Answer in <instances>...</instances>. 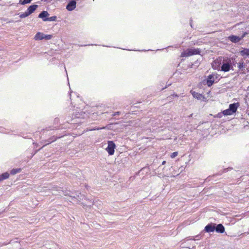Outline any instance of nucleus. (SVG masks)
Here are the masks:
<instances>
[{"label":"nucleus","instance_id":"obj_22","mask_svg":"<svg viewBox=\"0 0 249 249\" xmlns=\"http://www.w3.org/2000/svg\"><path fill=\"white\" fill-rule=\"evenodd\" d=\"M53 36L51 35H44V39L46 40H50L52 39Z\"/></svg>","mask_w":249,"mask_h":249},{"label":"nucleus","instance_id":"obj_15","mask_svg":"<svg viewBox=\"0 0 249 249\" xmlns=\"http://www.w3.org/2000/svg\"><path fill=\"white\" fill-rule=\"evenodd\" d=\"M194 97L197 98V99L200 100L203 97L202 95L196 92L195 91H191Z\"/></svg>","mask_w":249,"mask_h":249},{"label":"nucleus","instance_id":"obj_19","mask_svg":"<svg viewBox=\"0 0 249 249\" xmlns=\"http://www.w3.org/2000/svg\"><path fill=\"white\" fill-rule=\"evenodd\" d=\"M21 169L20 168H17V169H13L11 170L10 173L12 175H16V174H18V173H20Z\"/></svg>","mask_w":249,"mask_h":249},{"label":"nucleus","instance_id":"obj_24","mask_svg":"<svg viewBox=\"0 0 249 249\" xmlns=\"http://www.w3.org/2000/svg\"><path fill=\"white\" fill-rule=\"evenodd\" d=\"M223 115V114H222V113H218L216 116H217V117H218V118H221Z\"/></svg>","mask_w":249,"mask_h":249},{"label":"nucleus","instance_id":"obj_16","mask_svg":"<svg viewBox=\"0 0 249 249\" xmlns=\"http://www.w3.org/2000/svg\"><path fill=\"white\" fill-rule=\"evenodd\" d=\"M240 54L242 56L244 55H249V49H244L242 51H240Z\"/></svg>","mask_w":249,"mask_h":249},{"label":"nucleus","instance_id":"obj_28","mask_svg":"<svg viewBox=\"0 0 249 249\" xmlns=\"http://www.w3.org/2000/svg\"><path fill=\"white\" fill-rule=\"evenodd\" d=\"M96 129L98 130V129H99V128H97L94 129L93 130H96Z\"/></svg>","mask_w":249,"mask_h":249},{"label":"nucleus","instance_id":"obj_26","mask_svg":"<svg viewBox=\"0 0 249 249\" xmlns=\"http://www.w3.org/2000/svg\"><path fill=\"white\" fill-rule=\"evenodd\" d=\"M165 163H166V161H165V160H164V161H162V165H164V164H165Z\"/></svg>","mask_w":249,"mask_h":249},{"label":"nucleus","instance_id":"obj_18","mask_svg":"<svg viewBox=\"0 0 249 249\" xmlns=\"http://www.w3.org/2000/svg\"><path fill=\"white\" fill-rule=\"evenodd\" d=\"M33 0H19V4L21 5H25L31 3Z\"/></svg>","mask_w":249,"mask_h":249},{"label":"nucleus","instance_id":"obj_17","mask_svg":"<svg viewBox=\"0 0 249 249\" xmlns=\"http://www.w3.org/2000/svg\"><path fill=\"white\" fill-rule=\"evenodd\" d=\"M222 114L224 116L231 115L233 114L232 112L230 110L229 108L224 110L222 111Z\"/></svg>","mask_w":249,"mask_h":249},{"label":"nucleus","instance_id":"obj_21","mask_svg":"<svg viewBox=\"0 0 249 249\" xmlns=\"http://www.w3.org/2000/svg\"><path fill=\"white\" fill-rule=\"evenodd\" d=\"M29 14L27 12V11H26L25 12L23 13H21L20 15H19V17L21 18H25L26 17H27L28 16H29Z\"/></svg>","mask_w":249,"mask_h":249},{"label":"nucleus","instance_id":"obj_6","mask_svg":"<svg viewBox=\"0 0 249 249\" xmlns=\"http://www.w3.org/2000/svg\"><path fill=\"white\" fill-rule=\"evenodd\" d=\"M246 33L244 34L242 36H236L234 35L230 36L228 37L229 39L233 43H237L242 40L245 36Z\"/></svg>","mask_w":249,"mask_h":249},{"label":"nucleus","instance_id":"obj_30","mask_svg":"<svg viewBox=\"0 0 249 249\" xmlns=\"http://www.w3.org/2000/svg\"><path fill=\"white\" fill-rule=\"evenodd\" d=\"M241 67V65H240V66L239 67V68H240Z\"/></svg>","mask_w":249,"mask_h":249},{"label":"nucleus","instance_id":"obj_3","mask_svg":"<svg viewBox=\"0 0 249 249\" xmlns=\"http://www.w3.org/2000/svg\"><path fill=\"white\" fill-rule=\"evenodd\" d=\"M223 57H219L215 59L213 62L212 65V67L214 70L220 71L221 65H222Z\"/></svg>","mask_w":249,"mask_h":249},{"label":"nucleus","instance_id":"obj_10","mask_svg":"<svg viewBox=\"0 0 249 249\" xmlns=\"http://www.w3.org/2000/svg\"><path fill=\"white\" fill-rule=\"evenodd\" d=\"M37 7V5L36 4L31 5L27 8L26 11L29 14V15H30L31 14L34 12Z\"/></svg>","mask_w":249,"mask_h":249},{"label":"nucleus","instance_id":"obj_23","mask_svg":"<svg viewBox=\"0 0 249 249\" xmlns=\"http://www.w3.org/2000/svg\"><path fill=\"white\" fill-rule=\"evenodd\" d=\"M178 155V152H173V153H172V154L171 155V158L173 159V158H175Z\"/></svg>","mask_w":249,"mask_h":249},{"label":"nucleus","instance_id":"obj_9","mask_svg":"<svg viewBox=\"0 0 249 249\" xmlns=\"http://www.w3.org/2000/svg\"><path fill=\"white\" fill-rule=\"evenodd\" d=\"M239 105H240L238 102L231 104L229 105V108L233 114L236 111L237 108L239 107Z\"/></svg>","mask_w":249,"mask_h":249},{"label":"nucleus","instance_id":"obj_14","mask_svg":"<svg viewBox=\"0 0 249 249\" xmlns=\"http://www.w3.org/2000/svg\"><path fill=\"white\" fill-rule=\"evenodd\" d=\"M9 173L8 172H5L1 175H0V182L2 180L7 179L9 177Z\"/></svg>","mask_w":249,"mask_h":249},{"label":"nucleus","instance_id":"obj_4","mask_svg":"<svg viewBox=\"0 0 249 249\" xmlns=\"http://www.w3.org/2000/svg\"><path fill=\"white\" fill-rule=\"evenodd\" d=\"M218 78V74L217 73H213L212 74L209 75L208 76V78L207 79L206 84L208 87H211L215 81V80Z\"/></svg>","mask_w":249,"mask_h":249},{"label":"nucleus","instance_id":"obj_7","mask_svg":"<svg viewBox=\"0 0 249 249\" xmlns=\"http://www.w3.org/2000/svg\"><path fill=\"white\" fill-rule=\"evenodd\" d=\"M215 224H209L205 227L204 230L207 232H213L215 231Z\"/></svg>","mask_w":249,"mask_h":249},{"label":"nucleus","instance_id":"obj_8","mask_svg":"<svg viewBox=\"0 0 249 249\" xmlns=\"http://www.w3.org/2000/svg\"><path fill=\"white\" fill-rule=\"evenodd\" d=\"M76 2L75 0H71L68 3L66 6V9L70 11L74 10L76 7Z\"/></svg>","mask_w":249,"mask_h":249},{"label":"nucleus","instance_id":"obj_2","mask_svg":"<svg viewBox=\"0 0 249 249\" xmlns=\"http://www.w3.org/2000/svg\"><path fill=\"white\" fill-rule=\"evenodd\" d=\"M200 53L199 49L190 48L184 51L181 54L182 57H189L193 55L198 54Z\"/></svg>","mask_w":249,"mask_h":249},{"label":"nucleus","instance_id":"obj_25","mask_svg":"<svg viewBox=\"0 0 249 249\" xmlns=\"http://www.w3.org/2000/svg\"><path fill=\"white\" fill-rule=\"evenodd\" d=\"M70 193H71L70 192L69 193H67V194H65V196L68 195V196H70L71 197H75L74 196H71V195H70L69 194H70Z\"/></svg>","mask_w":249,"mask_h":249},{"label":"nucleus","instance_id":"obj_1","mask_svg":"<svg viewBox=\"0 0 249 249\" xmlns=\"http://www.w3.org/2000/svg\"><path fill=\"white\" fill-rule=\"evenodd\" d=\"M232 68V66L231 59L228 57H223L222 65H221L220 71L228 72Z\"/></svg>","mask_w":249,"mask_h":249},{"label":"nucleus","instance_id":"obj_12","mask_svg":"<svg viewBox=\"0 0 249 249\" xmlns=\"http://www.w3.org/2000/svg\"><path fill=\"white\" fill-rule=\"evenodd\" d=\"M44 34L41 32H37L34 36L35 40H40L44 39Z\"/></svg>","mask_w":249,"mask_h":249},{"label":"nucleus","instance_id":"obj_11","mask_svg":"<svg viewBox=\"0 0 249 249\" xmlns=\"http://www.w3.org/2000/svg\"><path fill=\"white\" fill-rule=\"evenodd\" d=\"M215 231L218 233H222L225 231V228L222 224H219L215 225Z\"/></svg>","mask_w":249,"mask_h":249},{"label":"nucleus","instance_id":"obj_27","mask_svg":"<svg viewBox=\"0 0 249 249\" xmlns=\"http://www.w3.org/2000/svg\"><path fill=\"white\" fill-rule=\"evenodd\" d=\"M173 96H175V97L178 96V95L177 94H173Z\"/></svg>","mask_w":249,"mask_h":249},{"label":"nucleus","instance_id":"obj_20","mask_svg":"<svg viewBox=\"0 0 249 249\" xmlns=\"http://www.w3.org/2000/svg\"><path fill=\"white\" fill-rule=\"evenodd\" d=\"M56 19V16H52L50 18H47L44 19V21H55Z\"/></svg>","mask_w":249,"mask_h":249},{"label":"nucleus","instance_id":"obj_13","mask_svg":"<svg viewBox=\"0 0 249 249\" xmlns=\"http://www.w3.org/2000/svg\"><path fill=\"white\" fill-rule=\"evenodd\" d=\"M49 15L47 11H43L38 15V18H41L44 21V19L47 18V17Z\"/></svg>","mask_w":249,"mask_h":249},{"label":"nucleus","instance_id":"obj_29","mask_svg":"<svg viewBox=\"0 0 249 249\" xmlns=\"http://www.w3.org/2000/svg\"><path fill=\"white\" fill-rule=\"evenodd\" d=\"M241 67V65H240V66L239 67V68H240Z\"/></svg>","mask_w":249,"mask_h":249},{"label":"nucleus","instance_id":"obj_5","mask_svg":"<svg viewBox=\"0 0 249 249\" xmlns=\"http://www.w3.org/2000/svg\"><path fill=\"white\" fill-rule=\"evenodd\" d=\"M115 148V144L113 141H109L108 142V145L106 148V150L109 155H112L114 153V149Z\"/></svg>","mask_w":249,"mask_h":249}]
</instances>
